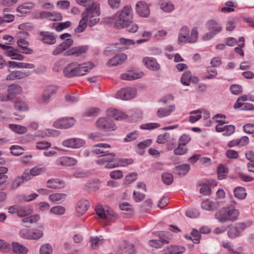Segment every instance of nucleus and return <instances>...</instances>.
<instances>
[{
	"instance_id": "obj_1",
	"label": "nucleus",
	"mask_w": 254,
	"mask_h": 254,
	"mask_svg": "<svg viewBox=\"0 0 254 254\" xmlns=\"http://www.w3.org/2000/svg\"><path fill=\"white\" fill-rule=\"evenodd\" d=\"M132 18L133 14L131 6L126 5L114 15L113 21L117 28H128L129 32L134 33L137 31L138 26L135 23H132Z\"/></svg>"
},
{
	"instance_id": "obj_2",
	"label": "nucleus",
	"mask_w": 254,
	"mask_h": 254,
	"mask_svg": "<svg viewBox=\"0 0 254 254\" xmlns=\"http://www.w3.org/2000/svg\"><path fill=\"white\" fill-rule=\"evenodd\" d=\"M239 215V210L234 205H227L222 207L215 213V218L221 223L233 222L237 219Z\"/></svg>"
},
{
	"instance_id": "obj_3",
	"label": "nucleus",
	"mask_w": 254,
	"mask_h": 254,
	"mask_svg": "<svg viewBox=\"0 0 254 254\" xmlns=\"http://www.w3.org/2000/svg\"><path fill=\"white\" fill-rule=\"evenodd\" d=\"M100 14L99 4L98 3H92L82 12L81 16L84 17L88 21L89 26L92 27L99 22Z\"/></svg>"
},
{
	"instance_id": "obj_4",
	"label": "nucleus",
	"mask_w": 254,
	"mask_h": 254,
	"mask_svg": "<svg viewBox=\"0 0 254 254\" xmlns=\"http://www.w3.org/2000/svg\"><path fill=\"white\" fill-rule=\"evenodd\" d=\"M115 153L108 152L99 156L96 162L99 165H103L107 163L105 167L107 169H112L120 166L118 160L115 159Z\"/></svg>"
},
{
	"instance_id": "obj_5",
	"label": "nucleus",
	"mask_w": 254,
	"mask_h": 254,
	"mask_svg": "<svg viewBox=\"0 0 254 254\" xmlns=\"http://www.w3.org/2000/svg\"><path fill=\"white\" fill-rule=\"evenodd\" d=\"M95 211L97 215L103 219H106L108 221H114L117 217V214L113 211L106 209L101 205H98Z\"/></svg>"
},
{
	"instance_id": "obj_6",
	"label": "nucleus",
	"mask_w": 254,
	"mask_h": 254,
	"mask_svg": "<svg viewBox=\"0 0 254 254\" xmlns=\"http://www.w3.org/2000/svg\"><path fill=\"white\" fill-rule=\"evenodd\" d=\"M96 127L101 130L109 131L114 130L117 128L113 121L107 118H101L96 123Z\"/></svg>"
},
{
	"instance_id": "obj_7",
	"label": "nucleus",
	"mask_w": 254,
	"mask_h": 254,
	"mask_svg": "<svg viewBox=\"0 0 254 254\" xmlns=\"http://www.w3.org/2000/svg\"><path fill=\"white\" fill-rule=\"evenodd\" d=\"M135 88L127 87L122 88L116 93V98L124 100H128L134 98L136 95Z\"/></svg>"
},
{
	"instance_id": "obj_8",
	"label": "nucleus",
	"mask_w": 254,
	"mask_h": 254,
	"mask_svg": "<svg viewBox=\"0 0 254 254\" xmlns=\"http://www.w3.org/2000/svg\"><path fill=\"white\" fill-rule=\"evenodd\" d=\"M76 123L73 118H64L56 121L53 126L58 128H67L73 126Z\"/></svg>"
},
{
	"instance_id": "obj_9",
	"label": "nucleus",
	"mask_w": 254,
	"mask_h": 254,
	"mask_svg": "<svg viewBox=\"0 0 254 254\" xmlns=\"http://www.w3.org/2000/svg\"><path fill=\"white\" fill-rule=\"evenodd\" d=\"M217 122L219 123L217 125L215 129L217 132H223V134L225 136H230L233 134L235 130V127L233 125H227L223 126V125L225 123L222 122L221 120H217Z\"/></svg>"
},
{
	"instance_id": "obj_10",
	"label": "nucleus",
	"mask_w": 254,
	"mask_h": 254,
	"mask_svg": "<svg viewBox=\"0 0 254 254\" xmlns=\"http://www.w3.org/2000/svg\"><path fill=\"white\" fill-rule=\"evenodd\" d=\"M137 14L141 17H147L150 14V8L148 4L143 1H139L135 5Z\"/></svg>"
},
{
	"instance_id": "obj_11",
	"label": "nucleus",
	"mask_w": 254,
	"mask_h": 254,
	"mask_svg": "<svg viewBox=\"0 0 254 254\" xmlns=\"http://www.w3.org/2000/svg\"><path fill=\"white\" fill-rule=\"evenodd\" d=\"M38 39L43 43L53 45L56 43V39L52 33L48 31H41L40 32Z\"/></svg>"
},
{
	"instance_id": "obj_12",
	"label": "nucleus",
	"mask_w": 254,
	"mask_h": 254,
	"mask_svg": "<svg viewBox=\"0 0 254 254\" xmlns=\"http://www.w3.org/2000/svg\"><path fill=\"white\" fill-rule=\"evenodd\" d=\"M73 40L71 38H67L63 42L59 45L53 51L52 54L54 56H58L63 52L69 48L73 44Z\"/></svg>"
},
{
	"instance_id": "obj_13",
	"label": "nucleus",
	"mask_w": 254,
	"mask_h": 254,
	"mask_svg": "<svg viewBox=\"0 0 254 254\" xmlns=\"http://www.w3.org/2000/svg\"><path fill=\"white\" fill-rule=\"evenodd\" d=\"M77 66L78 63L77 62H72L67 64L63 70L64 75L67 77L77 76Z\"/></svg>"
},
{
	"instance_id": "obj_14",
	"label": "nucleus",
	"mask_w": 254,
	"mask_h": 254,
	"mask_svg": "<svg viewBox=\"0 0 254 254\" xmlns=\"http://www.w3.org/2000/svg\"><path fill=\"white\" fill-rule=\"evenodd\" d=\"M85 141L80 138H73L66 139L63 142V145L64 147L72 148H78L82 146Z\"/></svg>"
},
{
	"instance_id": "obj_15",
	"label": "nucleus",
	"mask_w": 254,
	"mask_h": 254,
	"mask_svg": "<svg viewBox=\"0 0 254 254\" xmlns=\"http://www.w3.org/2000/svg\"><path fill=\"white\" fill-rule=\"evenodd\" d=\"M30 74V72L23 70H15L11 72L6 77L7 80H14L21 79L28 77Z\"/></svg>"
},
{
	"instance_id": "obj_16",
	"label": "nucleus",
	"mask_w": 254,
	"mask_h": 254,
	"mask_svg": "<svg viewBox=\"0 0 254 254\" xmlns=\"http://www.w3.org/2000/svg\"><path fill=\"white\" fill-rule=\"evenodd\" d=\"M246 228L245 223H238L236 226L230 227L228 231V235L230 238H235L239 236Z\"/></svg>"
},
{
	"instance_id": "obj_17",
	"label": "nucleus",
	"mask_w": 254,
	"mask_h": 254,
	"mask_svg": "<svg viewBox=\"0 0 254 254\" xmlns=\"http://www.w3.org/2000/svg\"><path fill=\"white\" fill-rule=\"evenodd\" d=\"M219 206V202L215 199H206L201 204V208L208 211H214L217 209Z\"/></svg>"
},
{
	"instance_id": "obj_18",
	"label": "nucleus",
	"mask_w": 254,
	"mask_h": 254,
	"mask_svg": "<svg viewBox=\"0 0 254 254\" xmlns=\"http://www.w3.org/2000/svg\"><path fill=\"white\" fill-rule=\"evenodd\" d=\"M18 38L19 39L17 40V44L20 49V52L27 55L33 54V50L28 47L29 46L28 42L22 38L21 36H19Z\"/></svg>"
},
{
	"instance_id": "obj_19",
	"label": "nucleus",
	"mask_w": 254,
	"mask_h": 254,
	"mask_svg": "<svg viewBox=\"0 0 254 254\" xmlns=\"http://www.w3.org/2000/svg\"><path fill=\"white\" fill-rule=\"evenodd\" d=\"M127 59V56L125 54H118L110 59L107 63L108 66H117L122 64Z\"/></svg>"
},
{
	"instance_id": "obj_20",
	"label": "nucleus",
	"mask_w": 254,
	"mask_h": 254,
	"mask_svg": "<svg viewBox=\"0 0 254 254\" xmlns=\"http://www.w3.org/2000/svg\"><path fill=\"white\" fill-rule=\"evenodd\" d=\"M22 91L21 86L17 84H11L8 86L7 93L11 100H13L17 95L21 94Z\"/></svg>"
},
{
	"instance_id": "obj_21",
	"label": "nucleus",
	"mask_w": 254,
	"mask_h": 254,
	"mask_svg": "<svg viewBox=\"0 0 254 254\" xmlns=\"http://www.w3.org/2000/svg\"><path fill=\"white\" fill-rule=\"evenodd\" d=\"M89 206V202L86 199H81L79 200L76 206V215L80 216L84 214L88 210Z\"/></svg>"
},
{
	"instance_id": "obj_22",
	"label": "nucleus",
	"mask_w": 254,
	"mask_h": 254,
	"mask_svg": "<svg viewBox=\"0 0 254 254\" xmlns=\"http://www.w3.org/2000/svg\"><path fill=\"white\" fill-rule=\"evenodd\" d=\"M88 50L87 46H78L73 47L67 50L65 53V56H74L78 57L79 55L85 53Z\"/></svg>"
},
{
	"instance_id": "obj_23",
	"label": "nucleus",
	"mask_w": 254,
	"mask_h": 254,
	"mask_svg": "<svg viewBox=\"0 0 254 254\" xmlns=\"http://www.w3.org/2000/svg\"><path fill=\"white\" fill-rule=\"evenodd\" d=\"M94 66L93 64L91 62H87L78 64L77 66V76H82L88 72Z\"/></svg>"
},
{
	"instance_id": "obj_24",
	"label": "nucleus",
	"mask_w": 254,
	"mask_h": 254,
	"mask_svg": "<svg viewBox=\"0 0 254 254\" xmlns=\"http://www.w3.org/2000/svg\"><path fill=\"white\" fill-rule=\"evenodd\" d=\"M142 62L145 65L151 70H157L160 68V65L152 57H145L142 59Z\"/></svg>"
},
{
	"instance_id": "obj_25",
	"label": "nucleus",
	"mask_w": 254,
	"mask_h": 254,
	"mask_svg": "<svg viewBox=\"0 0 254 254\" xmlns=\"http://www.w3.org/2000/svg\"><path fill=\"white\" fill-rule=\"evenodd\" d=\"M181 81L183 85L188 86L190 81L194 83H197L198 79L196 76H192L190 72L187 71L182 75Z\"/></svg>"
},
{
	"instance_id": "obj_26",
	"label": "nucleus",
	"mask_w": 254,
	"mask_h": 254,
	"mask_svg": "<svg viewBox=\"0 0 254 254\" xmlns=\"http://www.w3.org/2000/svg\"><path fill=\"white\" fill-rule=\"evenodd\" d=\"M111 146L106 143H98L93 146L92 151L96 154H106L109 152Z\"/></svg>"
},
{
	"instance_id": "obj_27",
	"label": "nucleus",
	"mask_w": 254,
	"mask_h": 254,
	"mask_svg": "<svg viewBox=\"0 0 254 254\" xmlns=\"http://www.w3.org/2000/svg\"><path fill=\"white\" fill-rule=\"evenodd\" d=\"M107 114L109 116L113 118L116 120L125 119L127 117L126 113L113 108L109 109L107 111Z\"/></svg>"
},
{
	"instance_id": "obj_28",
	"label": "nucleus",
	"mask_w": 254,
	"mask_h": 254,
	"mask_svg": "<svg viewBox=\"0 0 254 254\" xmlns=\"http://www.w3.org/2000/svg\"><path fill=\"white\" fill-rule=\"evenodd\" d=\"M208 30L215 34L219 33L222 29V26L214 20H210L206 23Z\"/></svg>"
},
{
	"instance_id": "obj_29",
	"label": "nucleus",
	"mask_w": 254,
	"mask_h": 254,
	"mask_svg": "<svg viewBox=\"0 0 254 254\" xmlns=\"http://www.w3.org/2000/svg\"><path fill=\"white\" fill-rule=\"evenodd\" d=\"M47 184L48 188L53 189H61L64 186V182L63 181L56 179L49 180Z\"/></svg>"
},
{
	"instance_id": "obj_30",
	"label": "nucleus",
	"mask_w": 254,
	"mask_h": 254,
	"mask_svg": "<svg viewBox=\"0 0 254 254\" xmlns=\"http://www.w3.org/2000/svg\"><path fill=\"white\" fill-rule=\"evenodd\" d=\"M143 73L142 72L136 73L132 71H129L127 73L122 74L121 77L123 80H132L137 79L142 77Z\"/></svg>"
},
{
	"instance_id": "obj_31",
	"label": "nucleus",
	"mask_w": 254,
	"mask_h": 254,
	"mask_svg": "<svg viewBox=\"0 0 254 254\" xmlns=\"http://www.w3.org/2000/svg\"><path fill=\"white\" fill-rule=\"evenodd\" d=\"M33 211L32 208L30 206H19L17 210V216L20 217H24L31 215Z\"/></svg>"
},
{
	"instance_id": "obj_32",
	"label": "nucleus",
	"mask_w": 254,
	"mask_h": 254,
	"mask_svg": "<svg viewBox=\"0 0 254 254\" xmlns=\"http://www.w3.org/2000/svg\"><path fill=\"white\" fill-rule=\"evenodd\" d=\"M165 250L169 254H182L186 250L185 247L179 246H170Z\"/></svg>"
},
{
	"instance_id": "obj_33",
	"label": "nucleus",
	"mask_w": 254,
	"mask_h": 254,
	"mask_svg": "<svg viewBox=\"0 0 254 254\" xmlns=\"http://www.w3.org/2000/svg\"><path fill=\"white\" fill-rule=\"evenodd\" d=\"M175 106L171 105L167 108H160L157 111V116L159 118H163L170 115L175 110Z\"/></svg>"
},
{
	"instance_id": "obj_34",
	"label": "nucleus",
	"mask_w": 254,
	"mask_h": 254,
	"mask_svg": "<svg viewBox=\"0 0 254 254\" xmlns=\"http://www.w3.org/2000/svg\"><path fill=\"white\" fill-rule=\"evenodd\" d=\"M189 33V29L187 27H182L180 31L178 38V42L179 43H186L188 42V35Z\"/></svg>"
},
{
	"instance_id": "obj_35",
	"label": "nucleus",
	"mask_w": 254,
	"mask_h": 254,
	"mask_svg": "<svg viewBox=\"0 0 254 254\" xmlns=\"http://www.w3.org/2000/svg\"><path fill=\"white\" fill-rule=\"evenodd\" d=\"M14 107L15 110L20 112H25L29 109L27 104L20 99H17L15 101Z\"/></svg>"
},
{
	"instance_id": "obj_36",
	"label": "nucleus",
	"mask_w": 254,
	"mask_h": 254,
	"mask_svg": "<svg viewBox=\"0 0 254 254\" xmlns=\"http://www.w3.org/2000/svg\"><path fill=\"white\" fill-rule=\"evenodd\" d=\"M40 219V215L36 214L28 217H24V218H23L21 221L23 223L25 224V226L26 227H28L29 226L28 225L29 224L35 223L38 221Z\"/></svg>"
},
{
	"instance_id": "obj_37",
	"label": "nucleus",
	"mask_w": 254,
	"mask_h": 254,
	"mask_svg": "<svg viewBox=\"0 0 254 254\" xmlns=\"http://www.w3.org/2000/svg\"><path fill=\"white\" fill-rule=\"evenodd\" d=\"M77 163V160L72 157L64 156L61 158L60 164L62 166H71L75 165Z\"/></svg>"
},
{
	"instance_id": "obj_38",
	"label": "nucleus",
	"mask_w": 254,
	"mask_h": 254,
	"mask_svg": "<svg viewBox=\"0 0 254 254\" xmlns=\"http://www.w3.org/2000/svg\"><path fill=\"white\" fill-rule=\"evenodd\" d=\"M33 7V3H24L17 7V11L21 15L24 14L29 12Z\"/></svg>"
},
{
	"instance_id": "obj_39",
	"label": "nucleus",
	"mask_w": 254,
	"mask_h": 254,
	"mask_svg": "<svg viewBox=\"0 0 254 254\" xmlns=\"http://www.w3.org/2000/svg\"><path fill=\"white\" fill-rule=\"evenodd\" d=\"M46 170V167L43 165H37L32 168L30 170V174L33 177L37 176L42 174Z\"/></svg>"
},
{
	"instance_id": "obj_40",
	"label": "nucleus",
	"mask_w": 254,
	"mask_h": 254,
	"mask_svg": "<svg viewBox=\"0 0 254 254\" xmlns=\"http://www.w3.org/2000/svg\"><path fill=\"white\" fill-rule=\"evenodd\" d=\"M13 251L19 254H25L28 252V249L25 246L20 245L18 243H13L12 244Z\"/></svg>"
},
{
	"instance_id": "obj_41",
	"label": "nucleus",
	"mask_w": 254,
	"mask_h": 254,
	"mask_svg": "<svg viewBox=\"0 0 254 254\" xmlns=\"http://www.w3.org/2000/svg\"><path fill=\"white\" fill-rule=\"evenodd\" d=\"M234 193L235 196L239 199H244L247 196L245 189L241 187L236 188L234 190Z\"/></svg>"
},
{
	"instance_id": "obj_42",
	"label": "nucleus",
	"mask_w": 254,
	"mask_h": 254,
	"mask_svg": "<svg viewBox=\"0 0 254 254\" xmlns=\"http://www.w3.org/2000/svg\"><path fill=\"white\" fill-rule=\"evenodd\" d=\"M88 24V21L85 19L84 17L81 16V19L79 21L78 25L74 29L75 33H81L83 32L87 26Z\"/></svg>"
},
{
	"instance_id": "obj_43",
	"label": "nucleus",
	"mask_w": 254,
	"mask_h": 254,
	"mask_svg": "<svg viewBox=\"0 0 254 254\" xmlns=\"http://www.w3.org/2000/svg\"><path fill=\"white\" fill-rule=\"evenodd\" d=\"M246 158L249 162L248 163L247 166L250 172H254V170L251 169L254 168V152L250 151L245 153Z\"/></svg>"
},
{
	"instance_id": "obj_44",
	"label": "nucleus",
	"mask_w": 254,
	"mask_h": 254,
	"mask_svg": "<svg viewBox=\"0 0 254 254\" xmlns=\"http://www.w3.org/2000/svg\"><path fill=\"white\" fill-rule=\"evenodd\" d=\"M160 8L165 12H170L174 9V6L171 2L163 0L160 3Z\"/></svg>"
},
{
	"instance_id": "obj_45",
	"label": "nucleus",
	"mask_w": 254,
	"mask_h": 254,
	"mask_svg": "<svg viewBox=\"0 0 254 254\" xmlns=\"http://www.w3.org/2000/svg\"><path fill=\"white\" fill-rule=\"evenodd\" d=\"M44 235L42 230L38 229H32L30 231V239L37 240L41 239Z\"/></svg>"
},
{
	"instance_id": "obj_46",
	"label": "nucleus",
	"mask_w": 254,
	"mask_h": 254,
	"mask_svg": "<svg viewBox=\"0 0 254 254\" xmlns=\"http://www.w3.org/2000/svg\"><path fill=\"white\" fill-rule=\"evenodd\" d=\"M10 128L18 134H23L26 132L27 129V128L22 126L11 124L9 125Z\"/></svg>"
},
{
	"instance_id": "obj_47",
	"label": "nucleus",
	"mask_w": 254,
	"mask_h": 254,
	"mask_svg": "<svg viewBox=\"0 0 254 254\" xmlns=\"http://www.w3.org/2000/svg\"><path fill=\"white\" fill-rule=\"evenodd\" d=\"M202 111L201 110L193 111L190 112L191 116L190 117L189 121L191 123H194L198 121L201 118Z\"/></svg>"
},
{
	"instance_id": "obj_48",
	"label": "nucleus",
	"mask_w": 254,
	"mask_h": 254,
	"mask_svg": "<svg viewBox=\"0 0 254 254\" xmlns=\"http://www.w3.org/2000/svg\"><path fill=\"white\" fill-rule=\"evenodd\" d=\"M168 243V241H167L163 239H160V240H150L149 242V244L151 247L158 249L162 247L164 244H167Z\"/></svg>"
},
{
	"instance_id": "obj_49",
	"label": "nucleus",
	"mask_w": 254,
	"mask_h": 254,
	"mask_svg": "<svg viewBox=\"0 0 254 254\" xmlns=\"http://www.w3.org/2000/svg\"><path fill=\"white\" fill-rule=\"evenodd\" d=\"M52 253L53 248L50 244L46 243L41 246L40 254H52Z\"/></svg>"
},
{
	"instance_id": "obj_50",
	"label": "nucleus",
	"mask_w": 254,
	"mask_h": 254,
	"mask_svg": "<svg viewBox=\"0 0 254 254\" xmlns=\"http://www.w3.org/2000/svg\"><path fill=\"white\" fill-rule=\"evenodd\" d=\"M66 194L64 193H54L49 196V199L53 202H60L65 198Z\"/></svg>"
},
{
	"instance_id": "obj_51",
	"label": "nucleus",
	"mask_w": 254,
	"mask_h": 254,
	"mask_svg": "<svg viewBox=\"0 0 254 254\" xmlns=\"http://www.w3.org/2000/svg\"><path fill=\"white\" fill-rule=\"evenodd\" d=\"M103 242V239H101L100 238L97 237H91L90 240V242L91 244V248L93 249H96L100 245L102 244Z\"/></svg>"
},
{
	"instance_id": "obj_52",
	"label": "nucleus",
	"mask_w": 254,
	"mask_h": 254,
	"mask_svg": "<svg viewBox=\"0 0 254 254\" xmlns=\"http://www.w3.org/2000/svg\"><path fill=\"white\" fill-rule=\"evenodd\" d=\"M228 172V170L223 165H220L218 167L217 174L218 178L219 180H222L225 178L226 174Z\"/></svg>"
},
{
	"instance_id": "obj_53",
	"label": "nucleus",
	"mask_w": 254,
	"mask_h": 254,
	"mask_svg": "<svg viewBox=\"0 0 254 254\" xmlns=\"http://www.w3.org/2000/svg\"><path fill=\"white\" fill-rule=\"evenodd\" d=\"M162 179L164 184L167 185H170L173 182V176L170 173H164L162 175Z\"/></svg>"
},
{
	"instance_id": "obj_54",
	"label": "nucleus",
	"mask_w": 254,
	"mask_h": 254,
	"mask_svg": "<svg viewBox=\"0 0 254 254\" xmlns=\"http://www.w3.org/2000/svg\"><path fill=\"white\" fill-rule=\"evenodd\" d=\"M23 183L22 179L18 176L16 177L11 182L10 185V189L11 190H15L18 188Z\"/></svg>"
},
{
	"instance_id": "obj_55",
	"label": "nucleus",
	"mask_w": 254,
	"mask_h": 254,
	"mask_svg": "<svg viewBox=\"0 0 254 254\" xmlns=\"http://www.w3.org/2000/svg\"><path fill=\"white\" fill-rule=\"evenodd\" d=\"M170 136L168 133H164L158 136L157 142L159 144H164L166 143L170 138Z\"/></svg>"
},
{
	"instance_id": "obj_56",
	"label": "nucleus",
	"mask_w": 254,
	"mask_h": 254,
	"mask_svg": "<svg viewBox=\"0 0 254 254\" xmlns=\"http://www.w3.org/2000/svg\"><path fill=\"white\" fill-rule=\"evenodd\" d=\"M197 29L195 27H194L191 30L190 36L188 37L189 40L188 42H189L190 43H195L197 41Z\"/></svg>"
},
{
	"instance_id": "obj_57",
	"label": "nucleus",
	"mask_w": 254,
	"mask_h": 254,
	"mask_svg": "<svg viewBox=\"0 0 254 254\" xmlns=\"http://www.w3.org/2000/svg\"><path fill=\"white\" fill-rule=\"evenodd\" d=\"M50 97L48 94L44 92L43 95L38 97L37 102L40 104H47L50 101Z\"/></svg>"
},
{
	"instance_id": "obj_58",
	"label": "nucleus",
	"mask_w": 254,
	"mask_h": 254,
	"mask_svg": "<svg viewBox=\"0 0 254 254\" xmlns=\"http://www.w3.org/2000/svg\"><path fill=\"white\" fill-rule=\"evenodd\" d=\"M248 100H249L248 99V96L246 95H243L238 98L237 99L236 103L234 105V109H238L242 107L243 103L242 102L246 101Z\"/></svg>"
},
{
	"instance_id": "obj_59",
	"label": "nucleus",
	"mask_w": 254,
	"mask_h": 254,
	"mask_svg": "<svg viewBox=\"0 0 254 254\" xmlns=\"http://www.w3.org/2000/svg\"><path fill=\"white\" fill-rule=\"evenodd\" d=\"M50 212L56 215H62L65 212V208L62 206H55L51 208Z\"/></svg>"
},
{
	"instance_id": "obj_60",
	"label": "nucleus",
	"mask_w": 254,
	"mask_h": 254,
	"mask_svg": "<svg viewBox=\"0 0 254 254\" xmlns=\"http://www.w3.org/2000/svg\"><path fill=\"white\" fill-rule=\"evenodd\" d=\"M177 171L182 172L183 174L186 175L190 170V166L189 164H184L178 165L176 168Z\"/></svg>"
},
{
	"instance_id": "obj_61",
	"label": "nucleus",
	"mask_w": 254,
	"mask_h": 254,
	"mask_svg": "<svg viewBox=\"0 0 254 254\" xmlns=\"http://www.w3.org/2000/svg\"><path fill=\"white\" fill-rule=\"evenodd\" d=\"M145 192L139 191V190H134L133 191V195L134 197V199L136 202H140L142 201L145 197Z\"/></svg>"
},
{
	"instance_id": "obj_62",
	"label": "nucleus",
	"mask_w": 254,
	"mask_h": 254,
	"mask_svg": "<svg viewBox=\"0 0 254 254\" xmlns=\"http://www.w3.org/2000/svg\"><path fill=\"white\" fill-rule=\"evenodd\" d=\"M11 153L15 156H19L22 154L23 149L20 146L13 145L10 147Z\"/></svg>"
},
{
	"instance_id": "obj_63",
	"label": "nucleus",
	"mask_w": 254,
	"mask_h": 254,
	"mask_svg": "<svg viewBox=\"0 0 254 254\" xmlns=\"http://www.w3.org/2000/svg\"><path fill=\"white\" fill-rule=\"evenodd\" d=\"M51 143L50 142L46 141H39L36 144V147L38 149H47L50 147Z\"/></svg>"
},
{
	"instance_id": "obj_64",
	"label": "nucleus",
	"mask_w": 254,
	"mask_h": 254,
	"mask_svg": "<svg viewBox=\"0 0 254 254\" xmlns=\"http://www.w3.org/2000/svg\"><path fill=\"white\" fill-rule=\"evenodd\" d=\"M190 238L191 239L194 243H198L200 239V234L199 232L196 230H193L191 233V237H190Z\"/></svg>"
}]
</instances>
